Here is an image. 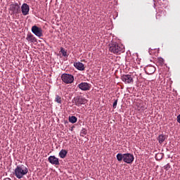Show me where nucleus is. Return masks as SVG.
Returning a JSON list of instances; mask_svg holds the SVG:
<instances>
[{
    "label": "nucleus",
    "mask_w": 180,
    "mask_h": 180,
    "mask_svg": "<svg viewBox=\"0 0 180 180\" xmlns=\"http://www.w3.org/2000/svg\"><path fill=\"white\" fill-rule=\"evenodd\" d=\"M27 172H29V169H27L26 166L24 165H19L15 169L13 174L18 179H22L25 175L27 174Z\"/></svg>",
    "instance_id": "1"
},
{
    "label": "nucleus",
    "mask_w": 180,
    "mask_h": 180,
    "mask_svg": "<svg viewBox=\"0 0 180 180\" xmlns=\"http://www.w3.org/2000/svg\"><path fill=\"white\" fill-rule=\"evenodd\" d=\"M117 160L120 162L124 161L126 164H133V161H134V155L131 153H118L117 155Z\"/></svg>",
    "instance_id": "2"
},
{
    "label": "nucleus",
    "mask_w": 180,
    "mask_h": 180,
    "mask_svg": "<svg viewBox=\"0 0 180 180\" xmlns=\"http://www.w3.org/2000/svg\"><path fill=\"white\" fill-rule=\"evenodd\" d=\"M109 51L113 54H122L124 53V46L116 42H112L109 44Z\"/></svg>",
    "instance_id": "3"
},
{
    "label": "nucleus",
    "mask_w": 180,
    "mask_h": 180,
    "mask_svg": "<svg viewBox=\"0 0 180 180\" xmlns=\"http://www.w3.org/2000/svg\"><path fill=\"white\" fill-rule=\"evenodd\" d=\"M72 102L75 103L76 106H81L82 105H85V103L88 102V100L82 96H77L72 100Z\"/></svg>",
    "instance_id": "4"
},
{
    "label": "nucleus",
    "mask_w": 180,
    "mask_h": 180,
    "mask_svg": "<svg viewBox=\"0 0 180 180\" xmlns=\"http://www.w3.org/2000/svg\"><path fill=\"white\" fill-rule=\"evenodd\" d=\"M61 79L65 84H72L74 82V75L63 73L61 75Z\"/></svg>",
    "instance_id": "5"
},
{
    "label": "nucleus",
    "mask_w": 180,
    "mask_h": 180,
    "mask_svg": "<svg viewBox=\"0 0 180 180\" xmlns=\"http://www.w3.org/2000/svg\"><path fill=\"white\" fill-rule=\"evenodd\" d=\"M32 33L37 36V37H43V30L41 27L34 25L31 29Z\"/></svg>",
    "instance_id": "6"
},
{
    "label": "nucleus",
    "mask_w": 180,
    "mask_h": 180,
    "mask_svg": "<svg viewBox=\"0 0 180 180\" xmlns=\"http://www.w3.org/2000/svg\"><path fill=\"white\" fill-rule=\"evenodd\" d=\"M10 11H11V12L15 14L20 13V6H19L18 3L11 4Z\"/></svg>",
    "instance_id": "7"
},
{
    "label": "nucleus",
    "mask_w": 180,
    "mask_h": 180,
    "mask_svg": "<svg viewBox=\"0 0 180 180\" xmlns=\"http://www.w3.org/2000/svg\"><path fill=\"white\" fill-rule=\"evenodd\" d=\"M77 86L79 89H81V91H89V89H91L92 85H91V84H89V83L82 82V83L79 84Z\"/></svg>",
    "instance_id": "8"
},
{
    "label": "nucleus",
    "mask_w": 180,
    "mask_h": 180,
    "mask_svg": "<svg viewBox=\"0 0 180 180\" xmlns=\"http://www.w3.org/2000/svg\"><path fill=\"white\" fill-rule=\"evenodd\" d=\"M121 79L123 82L125 84H131L133 83V77H131V75H123L121 77Z\"/></svg>",
    "instance_id": "9"
},
{
    "label": "nucleus",
    "mask_w": 180,
    "mask_h": 180,
    "mask_svg": "<svg viewBox=\"0 0 180 180\" xmlns=\"http://www.w3.org/2000/svg\"><path fill=\"white\" fill-rule=\"evenodd\" d=\"M48 161L50 162V164H52V165H60V161L58 160V158L54 155L49 156Z\"/></svg>",
    "instance_id": "10"
},
{
    "label": "nucleus",
    "mask_w": 180,
    "mask_h": 180,
    "mask_svg": "<svg viewBox=\"0 0 180 180\" xmlns=\"http://www.w3.org/2000/svg\"><path fill=\"white\" fill-rule=\"evenodd\" d=\"M29 11H30V8L27 4H23L21 6V12L24 16L29 15Z\"/></svg>",
    "instance_id": "11"
},
{
    "label": "nucleus",
    "mask_w": 180,
    "mask_h": 180,
    "mask_svg": "<svg viewBox=\"0 0 180 180\" xmlns=\"http://www.w3.org/2000/svg\"><path fill=\"white\" fill-rule=\"evenodd\" d=\"M145 72L148 75H152L155 72V68L153 65H148L145 68Z\"/></svg>",
    "instance_id": "12"
},
{
    "label": "nucleus",
    "mask_w": 180,
    "mask_h": 180,
    "mask_svg": "<svg viewBox=\"0 0 180 180\" xmlns=\"http://www.w3.org/2000/svg\"><path fill=\"white\" fill-rule=\"evenodd\" d=\"M74 67L77 68V70H79V71H84L85 70V65H84V63L81 62H77L74 63Z\"/></svg>",
    "instance_id": "13"
},
{
    "label": "nucleus",
    "mask_w": 180,
    "mask_h": 180,
    "mask_svg": "<svg viewBox=\"0 0 180 180\" xmlns=\"http://www.w3.org/2000/svg\"><path fill=\"white\" fill-rule=\"evenodd\" d=\"M26 40H27V41H30L31 43H36V41H37V39L32 34H28L27 35Z\"/></svg>",
    "instance_id": "14"
},
{
    "label": "nucleus",
    "mask_w": 180,
    "mask_h": 180,
    "mask_svg": "<svg viewBox=\"0 0 180 180\" xmlns=\"http://www.w3.org/2000/svg\"><path fill=\"white\" fill-rule=\"evenodd\" d=\"M67 154H68V151H67L66 150L62 149L59 152V157L60 158H65V157H67Z\"/></svg>",
    "instance_id": "15"
},
{
    "label": "nucleus",
    "mask_w": 180,
    "mask_h": 180,
    "mask_svg": "<svg viewBox=\"0 0 180 180\" xmlns=\"http://www.w3.org/2000/svg\"><path fill=\"white\" fill-rule=\"evenodd\" d=\"M158 140L160 144H162V142L165 141V140H167V136H165L164 134H160V135H159Z\"/></svg>",
    "instance_id": "16"
},
{
    "label": "nucleus",
    "mask_w": 180,
    "mask_h": 180,
    "mask_svg": "<svg viewBox=\"0 0 180 180\" xmlns=\"http://www.w3.org/2000/svg\"><path fill=\"white\" fill-rule=\"evenodd\" d=\"M77 120H78V118H77V117L74 115L69 117L70 123H72V124L77 123Z\"/></svg>",
    "instance_id": "17"
},
{
    "label": "nucleus",
    "mask_w": 180,
    "mask_h": 180,
    "mask_svg": "<svg viewBox=\"0 0 180 180\" xmlns=\"http://www.w3.org/2000/svg\"><path fill=\"white\" fill-rule=\"evenodd\" d=\"M55 102L57 103H62L63 100L61 99V96L56 95L55 98Z\"/></svg>",
    "instance_id": "18"
},
{
    "label": "nucleus",
    "mask_w": 180,
    "mask_h": 180,
    "mask_svg": "<svg viewBox=\"0 0 180 180\" xmlns=\"http://www.w3.org/2000/svg\"><path fill=\"white\" fill-rule=\"evenodd\" d=\"M86 133H87V131H86V129L85 128H83L81 131H80V136L82 137H84V136H86Z\"/></svg>",
    "instance_id": "19"
},
{
    "label": "nucleus",
    "mask_w": 180,
    "mask_h": 180,
    "mask_svg": "<svg viewBox=\"0 0 180 180\" xmlns=\"http://www.w3.org/2000/svg\"><path fill=\"white\" fill-rule=\"evenodd\" d=\"M157 63L159 64V65H164V58H158Z\"/></svg>",
    "instance_id": "20"
},
{
    "label": "nucleus",
    "mask_w": 180,
    "mask_h": 180,
    "mask_svg": "<svg viewBox=\"0 0 180 180\" xmlns=\"http://www.w3.org/2000/svg\"><path fill=\"white\" fill-rule=\"evenodd\" d=\"M60 53H62V56H63V57H65V56H67V51H65L64 48L60 49Z\"/></svg>",
    "instance_id": "21"
},
{
    "label": "nucleus",
    "mask_w": 180,
    "mask_h": 180,
    "mask_svg": "<svg viewBox=\"0 0 180 180\" xmlns=\"http://www.w3.org/2000/svg\"><path fill=\"white\" fill-rule=\"evenodd\" d=\"M117 100H115V101H114V103H113V105H112V108H113V109H116V108H117Z\"/></svg>",
    "instance_id": "22"
},
{
    "label": "nucleus",
    "mask_w": 180,
    "mask_h": 180,
    "mask_svg": "<svg viewBox=\"0 0 180 180\" xmlns=\"http://www.w3.org/2000/svg\"><path fill=\"white\" fill-rule=\"evenodd\" d=\"M169 168H171V165H169V163H168L167 165H166L164 167V169H166L167 171H168V169H169Z\"/></svg>",
    "instance_id": "23"
},
{
    "label": "nucleus",
    "mask_w": 180,
    "mask_h": 180,
    "mask_svg": "<svg viewBox=\"0 0 180 180\" xmlns=\"http://www.w3.org/2000/svg\"><path fill=\"white\" fill-rule=\"evenodd\" d=\"M177 122L178 123H180V115L177 116Z\"/></svg>",
    "instance_id": "24"
},
{
    "label": "nucleus",
    "mask_w": 180,
    "mask_h": 180,
    "mask_svg": "<svg viewBox=\"0 0 180 180\" xmlns=\"http://www.w3.org/2000/svg\"><path fill=\"white\" fill-rule=\"evenodd\" d=\"M3 180H12V179H11V178L9 177H6V178H4Z\"/></svg>",
    "instance_id": "25"
},
{
    "label": "nucleus",
    "mask_w": 180,
    "mask_h": 180,
    "mask_svg": "<svg viewBox=\"0 0 180 180\" xmlns=\"http://www.w3.org/2000/svg\"><path fill=\"white\" fill-rule=\"evenodd\" d=\"M158 16H161L160 15H158L157 16H156V18L157 19H158Z\"/></svg>",
    "instance_id": "26"
}]
</instances>
